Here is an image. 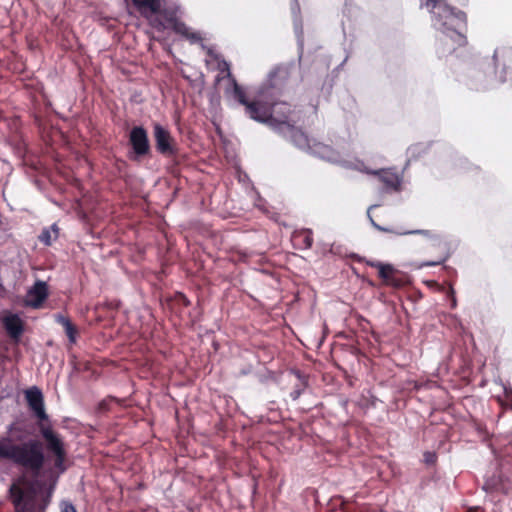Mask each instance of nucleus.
<instances>
[{
  "label": "nucleus",
  "instance_id": "nucleus-18",
  "mask_svg": "<svg viewBox=\"0 0 512 512\" xmlns=\"http://www.w3.org/2000/svg\"><path fill=\"white\" fill-rule=\"evenodd\" d=\"M138 8H148L152 13L156 14L160 11V0H132Z\"/></svg>",
  "mask_w": 512,
  "mask_h": 512
},
{
  "label": "nucleus",
  "instance_id": "nucleus-10",
  "mask_svg": "<svg viewBox=\"0 0 512 512\" xmlns=\"http://www.w3.org/2000/svg\"><path fill=\"white\" fill-rule=\"evenodd\" d=\"M48 297V287L43 281H37L28 291L26 296V306L38 309L42 307L44 301Z\"/></svg>",
  "mask_w": 512,
  "mask_h": 512
},
{
  "label": "nucleus",
  "instance_id": "nucleus-35",
  "mask_svg": "<svg viewBox=\"0 0 512 512\" xmlns=\"http://www.w3.org/2000/svg\"><path fill=\"white\" fill-rule=\"evenodd\" d=\"M498 402L503 405V401L501 400V398H498Z\"/></svg>",
  "mask_w": 512,
  "mask_h": 512
},
{
  "label": "nucleus",
  "instance_id": "nucleus-12",
  "mask_svg": "<svg viewBox=\"0 0 512 512\" xmlns=\"http://www.w3.org/2000/svg\"><path fill=\"white\" fill-rule=\"evenodd\" d=\"M431 246L436 247L439 250V254L436 260L426 261L423 266H436L443 264L450 257V247L447 241L438 236L431 238Z\"/></svg>",
  "mask_w": 512,
  "mask_h": 512
},
{
  "label": "nucleus",
  "instance_id": "nucleus-17",
  "mask_svg": "<svg viewBox=\"0 0 512 512\" xmlns=\"http://www.w3.org/2000/svg\"><path fill=\"white\" fill-rule=\"evenodd\" d=\"M55 320L58 324L62 325V327L65 330V333L69 339V342L71 344L76 343L77 335H78V329L77 327L71 322V320L62 314L55 315Z\"/></svg>",
  "mask_w": 512,
  "mask_h": 512
},
{
  "label": "nucleus",
  "instance_id": "nucleus-14",
  "mask_svg": "<svg viewBox=\"0 0 512 512\" xmlns=\"http://www.w3.org/2000/svg\"><path fill=\"white\" fill-rule=\"evenodd\" d=\"M292 241L294 246L298 249H310L314 241L313 233L310 229L297 230L292 234Z\"/></svg>",
  "mask_w": 512,
  "mask_h": 512
},
{
  "label": "nucleus",
  "instance_id": "nucleus-20",
  "mask_svg": "<svg viewBox=\"0 0 512 512\" xmlns=\"http://www.w3.org/2000/svg\"><path fill=\"white\" fill-rule=\"evenodd\" d=\"M170 22L172 24V28L173 30L178 33V34H181V35H188V30L189 28L186 26L185 23L177 20L176 18H171L170 19Z\"/></svg>",
  "mask_w": 512,
  "mask_h": 512
},
{
  "label": "nucleus",
  "instance_id": "nucleus-8",
  "mask_svg": "<svg viewBox=\"0 0 512 512\" xmlns=\"http://www.w3.org/2000/svg\"><path fill=\"white\" fill-rule=\"evenodd\" d=\"M218 69H219L220 73L224 74V76H222V77L218 76L217 81H220L223 78H227L230 81L231 86H232L230 93H231L233 99L240 105L245 104V101L248 98L247 92L237 82V80L231 73L230 64L226 60H222L221 62L218 63Z\"/></svg>",
  "mask_w": 512,
  "mask_h": 512
},
{
  "label": "nucleus",
  "instance_id": "nucleus-2",
  "mask_svg": "<svg viewBox=\"0 0 512 512\" xmlns=\"http://www.w3.org/2000/svg\"><path fill=\"white\" fill-rule=\"evenodd\" d=\"M1 459L9 460L34 475H38L45 464L42 443L34 439L21 444H14L9 438L3 439L0 441Z\"/></svg>",
  "mask_w": 512,
  "mask_h": 512
},
{
  "label": "nucleus",
  "instance_id": "nucleus-9",
  "mask_svg": "<svg viewBox=\"0 0 512 512\" xmlns=\"http://www.w3.org/2000/svg\"><path fill=\"white\" fill-rule=\"evenodd\" d=\"M29 408L34 412L36 417L42 422L48 420V415L44 408V398L41 390L37 387L28 389L25 393Z\"/></svg>",
  "mask_w": 512,
  "mask_h": 512
},
{
  "label": "nucleus",
  "instance_id": "nucleus-32",
  "mask_svg": "<svg viewBox=\"0 0 512 512\" xmlns=\"http://www.w3.org/2000/svg\"><path fill=\"white\" fill-rule=\"evenodd\" d=\"M51 229L53 230V232H54V234H55V236H54V237H55V238H57V236H58V227H57V225H56V224H53V225L51 226Z\"/></svg>",
  "mask_w": 512,
  "mask_h": 512
},
{
  "label": "nucleus",
  "instance_id": "nucleus-28",
  "mask_svg": "<svg viewBox=\"0 0 512 512\" xmlns=\"http://www.w3.org/2000/svg\"><path fill=\"white\" fill-rule=\"evenodd\" d=\"M449 295L451 296V300H452V308H454L456 306V297H455V292L452 287H450V289H449Z\"/></svg>",
  "mask_w": 512,
  "mask_h": 512
},
{
  "label": "nucleus",
  "instance_id": "nucleus-7",
  "mask_svg": "<svg viewBox=\"0 0 512 512\" xmlns=\"http://www.w3.org/2000/svg\"><path fill=\"white\" fill-rule=\"evenodd\" d=\"M129 145L136 158H143L150 154L151 146L148 133L143 126H134L129 132Z\"/></svg>",
  "mask_w": 512,
  "mask_h": 512
},
{
  "label": "nucleus",
  "instance_id": "nucleus-4",
  "mask_svg": "<svg viewBox=\"0 0 512 512\" xmlns=\"http://www.w3.org/2000/svg\"><path fill=\"white\" fill-rule=\"evenodd\" d=\"M11 500L18 512H45L49 496H39L34 489L24 490L17 485L10 488Z\"/></svg>",
  "mask_w": 512,
  "mask_h": 512
},
{
  "label": "nucleus",
  "instance_id": "nucleus-29",
  "mask_svg": "<svg viewBox=\"0 0 512 512\" xmlns=\"http://www.w3.org/2000/svg\"><path fill=\"white\" fill-rule=\"evenodd\" d=\"M290 396H291V398H292L293 400L298 399V398H299V396H300V390H294V391H292V392H291V394H290Z\"/></svg>",
  "mask_w": 512,
  "mask_h": 512
},
{
  "label": "nucleus",
  "instance_id": "nucleus-3",
  "mask_svg": "<svg viewBox=\"0 0 512 512\" xmlns=\"http://www.w3.org/2000/svg\"><path fill=\"white\" fill-rule=\"evenodd\" d=\"M423 7L429 10L433 25L443 33L456 32V24H462L467 29L466 13L449 5L448 0H420V8Z\"/></svg>",
  "mask_w": 512,
  "mask_h": 512
},
{
  "label": "nucleus",
  "instance_id": "nucleus-13",
  "mask_svg": "<svg viewBox=\"0 0 512 512\" xmlns=\"http://www.w3.org/2000/svg\"><path fill=\"white\" fill-rule=\"evenodd\" d=\"M3 325L9 337L16 341L19 340L24 332V323L16 314L6 316L3 320Z\"/></svg>",
  "mask_w": 512,
  "mask_h": 512
},
{
  "label": "nucleus",
  "instance_id": "nucleus-31",
  "mask_svg": "<svg viewBox=\"0 0 512 512\" xmlns=\"http://www.w3.org/2000/svg\"><path fill=\"white\" fill-rule=\"evenodd\" d=\"M340 507H341V510H342L343 512H349V511H348V508H347V502H346V501H342V503H341V506H340Z\"/></svg>",
  "mask_w": 512,
  "mask_h": 512
},
{
  "label": "nucleus",
  "instance_id": "nucleus-15",
  "mask_svg": "<svg viewBox=\"0 0 512 512\" xmlns=\"http://www.w3.org/2000/svg\"><path fill=\"white\" fill-rule=\"evenodd\" d=\"M375 267L378 268V275L384 284L394 287H398L400 285V282L396 279V271L392 265L377 263Z\"/></svg>",
  "mask_w": 512,
  "mask_h": 512
},
{
  "label": "nucleus",
  "instance_id": "nucleus-27",
  "mask_svg": "<svg viewBox=\"0 0 512 512\" xmlns=\"http://www.w3.org/2000/svg\"><path fill=\"white\" fill-rule=\"evenodd\" d=\"M504 394H505L506 400L508 401L510 407L512 408V388L505 387Z\"/></svg>",
  "mask_w": 512,
  "mask_h": 512
},
{
  "label": "nucleus",
  "instance_id": "nucleus-11",
  "mask_svg": "<svg viewBox=\"0 0 512 512\" xmlns=\"http://www.w3.org/2000/svg\"><path fill=\"white\" fill-rule=\"evenodd\" d=\"M370 173L378 176V179L383 184L385 191L400 190L401 179L397 173L387 169L372 171Z\"/></svg>",
  "mask_w": 512,
  "mask_h": 512
},
{
  "label": "nucleus",
  "instance_id": "nucleus-6",
  "mask_svg": "<svg viewBox=\"0 0 512 512\" xmlns=\"http://www.w3.org/2000/svg\"><path fill=\"white\" fill-rule=\"evenodd\" d=\"M153 137L155 141V148L158 153L166 157L176 155V142L168 129L159 123H155L153 125Z\"/></svg>",
  "mask_w": 512,
  "mask_h": 512
},
{
  "label": "nucleus",
  "instance_id": "nucleus-34",
  "mask_svg": "<svg viewBox=\"0 0 512 512\" xmlns=\"http://www.w3.org/2000/svg\"><path fill=\"white\" fill-rule=\"evenodd\" d=\"M372 223H373V226L377 227L378 229L384 230L383 228L379 227L375 222L372 221Z\"/></svg>",
  "mask_w": 512,
  "mask_h": 512
},
{
  "label": "nucleus",
  "instance_id": "nucleus-23",
  "mask_svg": "<svg viewBox=\"0 0 512 512\" xmlns=\"http://www.w3.org/2000/svg\"><path fill=\"white\" fill-rule=\"evenodd\" d=\"M176 300L178 301L179 304L183 305L184 307H188L191 305L190 300L183 293H178L176 295Z\"/></svg>",
  "mask_w": 512,
  "mask_h": 512
},
{
  "label": "nucleus",
  "instance_id": "nucleus-5",
  "mask_svg": "<svg viewBox=\"0 0 512 512\" xmlns=\"http://www.w3.org/2000/svg\"><path fill=\"white\" fill-rule=\"evenodd\" d=\"M39 431L45 440L47 451L52 453L54 456V468L59 473H64L67 468L65 465L67 452L62 437L53 430L51 425L40 423Z\"/></svg>",
  "mask_w": 512,
  "mask_h": 512
},
{
  "label": "nucleus",
  "instance_id": "nucleus-16",
  "mask_svg": "<svg viewBox=\"0 0 512 512\" xmlns=\"http://www.w3.org/2000/svg\"><path fill=\"white\" fill-rule=\"evenodd\" d=\"M298 122H293L292 126H287L284 128V132H282L285 136H288L289 139L297 146L304 147L308 145V138L305 133L296 126Z\"/></svg>",
  "mask_w": 512,
  "mask_h": 512
},
{
  "label": "nucleus",
  "instance_id": "nucleus-25",
  "mask_svg": "<svg viewBox=\"0 0 512 512\" xmlns=\"http://www.w3.org/2000/svg\"><path fill=\"white\" fill-rule=\"evenodd\" d=\"M456 37H457L456 42L459 46H465L467 44V38H466L465 34L457 32Z\"/></svg>",
  "mask_w": 512,
  "mask_h": 512
},
{
  "label": "nucleus",
  "instance_id": "nucleus-26",
  "mask_svg": "<svg viewBox=\"0 0 512 512\" xmlns=\"http://www.w3.org/2000/svg\"><path fill=\"white\" fill-rule=\"evenodd\" d=\"M61 512H77V511L72 503L64 502L62 504Z\"/></svg>",
  "mask_w": 512,
  "mask_h": 512
},
{
  "label": "nucleus",
  "instance_id": "nucleus-22",
  "mask_svg": "<svg viewBox=\"0 0 512 512\" xmlns=\"http://www.w3.org/2000/svg\"><path fill=\"white\" fill-rule=\"evenodd\" d=\"M39 240L45 245H51V231L49 229H44L39 235Z\"/></svg>",
  "mask_w": 512,
  "mask_h": 512
},
{
  "label": "nucleus",
  "instance_id": "nucleus-21",
  "mask_svg": "<svg viewBox=\"0 0 512 512\" xmlns=\"http://www.w3.org/2000/svg\"><path fill=\"white\" fill-rule=\"evenodd\" d=\"M437 459H438V456H437L436 452L425 451L423 453V461L428 466L435 465L437 462Z\"/></svg>",
  "mask_w": 512,
  "mask_h": 512
},
{
  "label": "nucleus",
  "instance_id": "nucleus-24",
  "mask_svg": "<svg viewBox=\"0 0 512 512\" xmlns=\"http://www.w3.org/2000/svg\"><path fill=\"white\" fill-rule=\"evenodd\" d=\"M184 37L191 40L192 42H198L202 40L199 33L191 32L190 29L188 30V35H184Z\"/></svg>",
  "mask_w": 512,
  "mask_h": 512
},
{
  "label": "nucleus",
  "instance_id": "nucleus-33",
  "mask_svg": "<svg viewBox=\"0 0 512 512\" xmlns=\"http://www.w3.org/2000/svg\"><path fill=\"white\" fill-rule=\"evenodd\" d=\"M465 512H478V508L475 507V508H469L468 510H466Z\"/></svg>",
  "mask_w": 512,
  "mask_h": 512
},
{
  "label": "nucleus",
  "instance_id": "nucleus-1",
  "mask_svg": "<svg viewBox=\"0 0 512 512\" xmlns=\"http://www.w3.org/2000/svg\"><path fill=\"white\" fill-rule=\"evenodd\" d=\"M289 78V70L286 67H277L271 72L268 83L260 88L257 96L253 99L248 97L242 105L245 115L278 132H284V128L292 126L293 122H299L300 110L292 108L288 102L276 100Z\"/></svg>",
  "mask_w": 512,
  "mask_h": 512
},
{
  "label": "nucleus",
  "instance_id": "nucleus-19",
  "mask_svg": "<svg viewBox=\"0 0 512 512\" xmlns=\"http://www.w3.org/2000/svg\"><path fill=\"white\" fill-rule=\"evenodd\" d=\"M111 401H115L116 403H118L119 405H124V402L125 400L124 399H118L116 397H113V396H109L107 398H105L104 400H102L99 405H98V409L99 411L101 412H107L110 410V407H109V403Z\"/></svg>",
  "mask_w": 512,
  "mask_h": 512
},
{
  "label": "nucleus",
  "instance_id": "nucleus-30",
  "mask_svg": "<svg viewBox=\"0 0 512 512\" xmlns=\"http://www.w3.org/2000/svg\"><path fill=\"white\" fill-rule=\"evenodd\" d=\"M411 233H418V234L430 236V231H428V230H417V231H412Z\"/></svg>",
  "mask_w": 512,
  "mask_h": 512
}]
</instances>
